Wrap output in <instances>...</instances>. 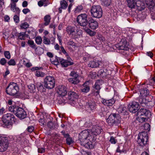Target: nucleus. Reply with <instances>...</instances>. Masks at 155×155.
Instances as JSON below:
<instances>
[{
    "instance_id": "nucleus-55",
    "label": "nucleus",
    "mask_w": 155,
    "mask_h": 155,
    "mask_svg": "<svg viewBox=\"0 0 155 155\" xmlns=\"http://www.w3.org/2000/svg\"><path fill=\"white\" fill-rule=\"evenodd\" d=\"M60 48L61 50V52L64 54L67 55L68 54L67 53L66 51L65 50L64 48L62 46H61L60 47Z\"/></svg>"
},
{
    "instance_id": "nucleus-44",
    "label": "nucleus",
    "mask_w": 155,
    "mask_h": 155,
    "mask_svg": "<svg viewBox=\"0 0 155 155\" xmlns=\"http://www.w3.org/2000/svg\"><path fill=\"white\" fill-rule=\"evenodd\" d=\"M4 55L5 58L8 59H9L11 58L10 54L9 51H5L4 52Z\"/></svg>"
},
{
    "instance_id": "nucleus-8",
    "label": "nucleus",
    "mask_w": 155,
    "mask_h": 155,
    "mask_svg": "<svg viewBox=\"0 0 155 155\" xmlns=\"http://www.w3.org/2000/svg\"><path fill=\"white\" fill-rule=\"evenodd\" d=\"M87 15L86 14H82L78 16L77 21L78 24L81 26H86L87 24Z\"/></svg>"
},
{
    "instance_id": "nucleus-46",
    "label": "nucleus",
    "mask_w": 155,
    "mask_h": 155,
    "mask_svg": "<svg viewBox=\"0 0 155 155\" xmlns=\"http://www.w3.org/2000/svg\"><path fill=\"white\" fill-rule=\"evenodd\" d=\"M66 141V143L68 145H70L73 142V141L72 138L68 137L67 138Z\"/></svg>"
},
{
    "instance_id": "nucleus-34",
    "label": "nucleus",
    "mask_w": 155,
    "mask_h": 155,
    "mask_svg": "<svg viewBox=\"0 0 155 155\" xmlns=\"http://www.w3.org/2000/svg\"><path fill=\"white\" fill-rule=\"evenodd\" d=\"M136 120L139 122L143 123L147 121V118L143 116H139L138 117L136 118Z\"/></svg>"
},
{
    "instance_id": "nucleus-6",
    "label": "nucleus",
    "mask_w": 155,
    "mask_h": 155,
    "mask_svg": "<svg viewBox=\"0 0 155 155\" xmlns=\"http://www.w3.org/2000/svg\"><path fill=\"white\" fill-rule=\"evenodd\" d=\"M19 89L16 83H11L6 88V92L9 95H14L18 92Z\"/></svg>"
},
{
    "instance_id": "nucleus-62",
    "label": "nucleus",
    "mask_w": 155,
    "mask_h": 155,
    "mask_svg": "<svg viewBox=\"0 0 155 155\" xmlns=\"http://www.w3.org/2000/svg\"><path fill=\"white\" fill-rule=\"evenodd\" d=\"M28 5V2L26 1H24L22 4V6L23 7H26Z\"/></svg>"
},
{
    "instance_id": "nucleus-30",
    "label": "nucleus",
    "mask_w": 155,
    "mask_h": 155,
    "mask_svg": "<svg viewBox=\"0 0 155 155\" xmlns=\"http://www.w3.org/2000/svg\"><path fill=\"white\" fill-rule=\"evenodd\" d=\"M117 110L119 113L124 115L126 114L127 109L126 107L121 106L117 109Z\"/></svg>"
},
{
    "instance_id": "nucleus-39",
    "label": "nucleus",
    "mask_w": 155,
    "mask_h": 155,
    "mask_svg": "<svg viewBox=\"0 0 155 155\" xmlns=\"http://www.w3.org/2000/svg\"><path fill=\"white\" fill-rule=\"evenodd\" d=\"M28 89L31 93L35 92L36 88L34 84H30L28 86Z\"/></svg>"
},
{
    "instance_id": "nucleus-11",
    "label": "nucleus",
    "mask_w": 155,
    "mask_h": 155,
    "mask_svg": "<svg viewBox=\"0 0 155 155\" xmlns=\"http://www.w3.org/2000/svg\"><path fill=\"white\" fill-rule=\"evenodd\" d=\"M139 104L138 103L134 101L129 103L128 107L130 112L135 113L139 110Z\"/></svg>"
},
{
    "instance_id": "nucleus-60",
    "label": "nucleus",
    "mask_w": 155,
    "mask_h": 155,
    "mask_svg": "<svg viewBox=\"0 0 155 155\" xmlns=\"http://www.w3.org/2000/svg\"><path fill=\"white\" fill-rule=\"evenodd\" d=\"M22 12L24 14H26L27 13L30 12V10L28 8H24Z\"/></svg>"
},
{
    "instance_id": "nucleus-54",
    "label": "nucleus",
    "mask_w": 155,
    "mask_h": 155,
    "mask_svg": "<svg viewBox=\"0 0 155 155\" xmlns=\"http://www.w3.org/2000/svg\"><path fill=\"white\" fill-rule=\"evenodd\" d=\"M14 20L15 22L18 23L19 21V18L16 15L14 16Z\"/></svg>"
},
{
    "instance_id": "nucleus-33",
    "label": "nucleus",
    "mask_w": 155,
    "mask_h": 155,
    "mask_svg": "<svg viewBox=\"0 0 155 155\" xmlns=\"http://www.w3.org/2000/svg\"><path fill=\"white\" fill-rule=\"evenodd\" d=\"M36 85L38 91L41 92H43L44 91L45 89L41 82H37L36 83Z\"/></svg>"
},
{
    "instance_id": "nucleus-22",
    "label": "nucleus",
    "mask_w": 155,
    "mask_h": 155,
    "mask_svg": "<svg viewBox=\"0 0 155 155\" xmlns=\"http://www.w3.org/2000/svg\"><path fill=\"white\" fill-rule=\"evenodd\" d=\"M102 80H97L95 82L94 86V88L95 89L94 91L98 94L100 92V90L101 89L100 85L102 84Z\"/></svg>"
},
{
    "instance_id": "nucleus-5",
    "label": "nucleus",
    "mask_w": 155,
    "mask_h": 155,
    "mask_svg": "<svg viewBox=\"0 0 155 155\" xmlns=\"http://www.w3.org/2000/svg\"><path fill=\"white\" fill-rule=\"evenodd\" d=\"M44 86L48 89L53 88L55 86V81L54 78L49 76L45 77L44 80Z\"/></svg>"
},
{
    "instance_id": "nucleus-40",
    "label": "nucleus",
    "mask_w": 155,
    "mask_h": 155,
    "mask_svg": "<svg viewBox=\"0 0 155 155\" xmlns=\"http://www.w3.org/2000/svg\"><path fill=\"white\" fill-rule=\"evenodd\" d=\"M27 43L31 48L35 49L36 48L35 45L33 41L29 40L28 41Z\"/></svg>"
},
{
    "instance_id": "nucleus-16",
    "label": "nucleus",
    "mask_w": 155,
    "mask_h": 155,
    "mask_svg": "<svg viewBox=\"0 0 155 155\" xmlns=\"http://www.w3.org/2000/svg\"><path fill=\"white\" fill-rule=\"evenodd\" d=\"M103 68L104 70L101 69L98 71L97 75L99 76H103L104 75H105L106 74H108L107 72V69L109 67L108 63L103 62Z\"/></svg>"
},
{
    "instance_id": "nucleus-52",
    "label": "nucleus",
    "mask_w": 155,
    "mask_h": 155,
    "mask_svg": "<svg viewBox=\"0 0 155 155\" xmlns=\"http://www.w3.org/2000/svg\"><path fill=\"white\" fill-rule=\"evenodd\" d=\"M117 140H116L114 137L112 136L110 137V141L112 143L115 144L116 143Z\"/></svg>"
},
{
    "instance_id": "nucleus-63",
    "label": "nucleus",
    "mask_w": 155,
    "mask_h": 155,
    "mask_svg": "<svg viewBox=\"0 0 155 155\" xmlns=\"http://www.w3.org/2000/svg\"><path fill=\"white\" fill-rule=\"evenodd\" d=\"M44 2L42 1H39L38 2V5L40 7H41L44 5Z\"/></svg>"
},
{
    "instance_id": "nucleus-24",
    "label": "nucleus",
    "mask_w": 155,
    "mask_h": 155,
    "mask_svg": "<svg viewBox=\"0 0 155 155\" xmlns=\"http://www.w3.org/2000/svg\"><path fill=\"white\" fill-rule=\"evenodd\" d=\"M60 7L59 8V11L60 13H61L62 9H66L68 7V4L65 0H62L60 1Z\"/></svg>"
},
{
    "instance_id": "nucleus-36",
    "label": "nucleus",
    "mask_w": 155,
    "mask_h": 155,
    "mask_svg": "<svg viewBox=\"0 0 155 155\" xmlns=\"http://www.w3.org/2000/svg\"><path fill=\"white\" fill-rule=\"evenodd\" d=\"M128 6L131 8H135V5L134 3V0H126Z\"/></svg>"
},
{
    "instance_id": "nucleus-26",
    "label": "nucleus",
    "mask_w": 155,
    "mask_h": 155,
    "mask_svg": "<svg viewBox=\"0 0 155 155\" xmlns=\"http://www.w3.org/2000/svg\"><path fill=\"white\" fill-rule=\"evenodd\" d=\"M116 47L119 50H127L128 49L127 43L126 41H124L123 42L122 44L120 42L119 45H117Z\"/></svg>"
},
{
    "instance_id": "nucleus-3",
    "label": "nucleus",
    "mask_w": 155,
    "mask_h": 155,
    "mask_svg": "<svg viewBox=\"0 0 155 155\" xmlns=\"http://www.w3.org/2000/svg\"><path fill=\"white\" fill-rule=\"evenodd\" d=\"M90 12L91 15L94 18H100L102 15V10L99 5H93L91 8Z\"/></svg>"
},
{
    "instance_id": "nucleus-19",
    "label": "nucleus",
    "mask_w": 155,
    "mask_h": 155,
    "mask_svg": "<svg viewBox=\"0 0 155 155\" xmlns=\"http://www.w3.org/2000/svg\"><path fill=\"white\" fill-rule=\"evenodd\" d=\"M88 23L89 27L92 29H95L98 27V23L92 18L88 20Z\"/></svg>"
},
{
    "instance_id": "nucleus-23",
    "label": "nucleus",
    "mask_w": 155,
    "mask_h": 155,
    "mask_svg": "<svg viewBox=\"0 0 155 155\" xmlns=\"http://www.w3.org/2000/svg\"><path fill=\"white\" fill-rule=\"evenodd\" d=\"M115 101L112 98L109 100L102 99V103L108 106H111L115 103Z\"/></svg>"
},
{
    "instance_id": "nucleus-50",
    "label": "nucleus",
    "mask_w": 155,
    "mask_h": 155,
    "mask_svg": "<svg viewBox=\"0 0 155 155\" xmlns=\"http://www.w3.org/2000/svg\"><path fill=\"white\" fill-rule=\"evenodd\" d=\"M8 63L9 65L14 66L16 64V63L15 60L13 59H11L8 61Z\"/></svg>"
},
{
    "instance_id": "nucleus-13",
    "label": "nucleus",
    "mask_w": 155,
    "mask_h": 155,
    "mask_svg": "<svg viewBox=\"0 0 155 155\" xmlns=\"http://www.w3.org/2000/svg\"><path fill=\"white\" fill-rule=\"evenodd\" d=\"M134 1L135 7L138 10L142 11L145 8L146 6L143 0H134Z\"/></svg>"
},
{
    "instance_id": "nucleus-9",
    "label": "nucleus",
    "mask_w": 155,
    "mask_h": 155,
    "mask_svg": "<svg viewBox=\"0 0 155 155\" xmlns=\"http://www.w3.org/2000/svg\"><path fill=\"white\" fill-rule=\"evenodd\" d=\"M16 119L14 115L10 113H7L3 115L2 121L6 124H9L12 121L15 122Z\"/></svg>"
},
{
    "instance_id": "nucleus-10",
    "label": "nucleus",
    "mask_w": 155,
    "mask_h": 155,
    "mask_svg": "<svg viewBox=\"0 0 155 155\" xmlns=\"http://www.w3.org/2000/svg\"><path fill=\"white\" fill-rule=\"evenodd\" d=\"M8 146V140L5 137H0V149L2 152L6 150Z\"/></svg>"
},
{
    "instance_id": "nucleus-51",
    "label": "nucleus",
    "mask_w": 155,
    "mask_h": 155,
    "mask_svg": "<svg viewBox=\"0 0 155 155\" xmlns=\"http://www.w3.org/2000/svg\"><path fill=\"white\" fill-rule=\"evenodd\" d=\"M7 61L5 58H2L0 60V64L2 65H4L6 63Z\"/></svg>"
},
{
    "instance_id": "nucleus-18",
    "label": "nucleus",
    "mask_w": 155,
    "mask_h": 155,
    "mask_svg": "<svg viewBox=\"0 0 155 155\" xmlns=\"http://www.w3.org/2000/svg\"><path fill=\"white\" fill-rule=\"evenodd\" d=\"M57 92L60 95L64 96L67 93V88L64 85H60L58 87Z\"/></svg>"
},
{
    "instance_id": "nucleus-61",
    "label": "nucleus",
    "mask_w": 155,
    "mask_h": 155,
    "mask_svg": "<svg viewBox=\"0 0 155 155\" xmlns=\"http://www.w3.org/2000/svg\"><path fill=\"white\" fill-rule=\"evenodd\" d=\"M48 126L50 128H52L53 127V124L52 121H49L48 123Z\"/></svg>"
},
{
    "instance_id": "nucleus-56",
    "label": "nucleus",
    "mask_w": 155,
    "mask_h": 155,
    "mask_svg": "<svg viewBox=\"0 0 155 155\" xmlns=\"http://www.w3.org/2000/svg\"><path fill=\"white\" fill-rule=\"evenodd\" d=\"M91 78L92 79H95L96 77V74L95 72H92L90 74Z\"/></svg>"
},
{
    "instance_id": "nucleus-48",
    "label": "nucleus",
    "mask_w": 155,
    "mask_h": 155,
    "mask_svg": "<svg viewBox=\"0 0 155 155\" xmlns=\"http://www.w3.org/2000/svg\"><path fill=\"white\" fill-rule=\"evenodd\" d=\"M50 40L46 37H44L43 39V43L46 45H49L50 43Z\"/></svg>"
},
{
    "instance_id": "nucleus-45",
    "label": "nucleus",
    "mask_w": 155,
    "mask_h": 155,
    "mask_svg": "<svg viewBox=\"0 0 155 155\" xmlns=\"http://www.w3.org/2000/svg\"><path fill=\"white\" fill-rule=\"evenodd\" d=\"M123 146H118L117 148L116 151L117 152H119V153H121V152H123L125 153L126 152V151L123 150L122 149H121L123 148Z\"/></svg>"
},
{
    "instance_id": "nucleus-31",
    "label": "nucleus",
    "mask_w": 155,
    "mask_h": 155,
    "mask_svg": "<svg viewBox=\"0 0 155 155\" xmlns=\"http://www.w3.org/2000/svg\"><path fill=\"white\" fill-rule=\"evenodd\" d=\"M140 94L141 96H146L149 95V90L145 88L140 90Z\"/></svg>"
},
{
    "instance_id": "nucleus-1",
    "label": "nucleus",
    "mask_w": 155,
    "mask_h": 155,
    "mask_svg": "<svg viewBox=\"0 0 155 155\" xmlns=\"http://www.w3.org/2000/svg\"><path fill=\"white\" fill-rule=\"evenodd\" d=\"M95 137L91 135L90 133L87 130H83L79 134L78 143L88 149H92L94 146Z\"/></svg>"
},
{
    "instance_id": "nucleus-38",
    "label": "nucleus",
    "mask_w": 155,
    "mask_h": 155,
    "mask_svg": "<svg viewBox=\"0 0 155 155\" xmlns=\"http://www.w3.org/2000/svg\"><path fill=\"white\" fill-rule=\"evenodd\" d=\"M84 30L88 34L91 36H94L96 34V32H95L91 30L88 28H85Z\"/></svg>"
},
{
    "instance_id": "nucleus-25",
    "label": "nucleus",
    "mask_w": 155,
    "mask_h": 155,
    "mask_svg": "<svg viewBox=\"0 0 155 155\" xmlns=\"http://www.w3.org/2000/svg\"><path fill=\"white\" fill-rule=\"evenodd\" d=\"M68 99L71 101H74L78 97L77 94L73 91L69 92L68 94Z\"/></svg>"
},
{
    "instance_id": "nucleus-64",
    "label": "nucleus",
    "mask_w": 155,
    "mask_h": 155,
    "mask_svg": "<svg viewBox=\"0 0 155 155\" xmlns=\"http://www.w3.org/2000/svg\"><path fill=\"white\" fill-rule=\"evenodd\" d=\"M54 49L57 50H58L60 49V46L58 44H56L54 46Z\"/></svg>"
},
{
    "instance_id": "nucleus-28",
    "label": "nucleus",
    "mask_w": 155,
    "mask_h": 155,
    "mask_svg": "<svg viewBox=\"0 0 155 155\" xmlns=\"http://www.w3.org/2000/svg\"><path fill=\"white\" fill-rule=\"evenodd\" d=\"M11 10L15 12L17 14H19L20 12L19 8L16 7V5L15 3H11L10 4Z\"/></svg>"
},
{
    "instance_id": "nucleus-32",
    "label": "nucleus",
    "mask_w": 155,
    "mask_h": 155,
    "mask_svg": "<svg viewBox=\"0 0 155 155\" xmlns=\"http://www.w3.org/2000/svg\"><path fill=\"white\" fill-rule=\"evenodd\" d=\"M51 19V17L50 15H46L44 18V20L45 21L44 23V25L45 26L48 25L50 22Z\"/></svg>"
},
{
    "instance_id": "nucleus-14",
    "label": "nucleus",
    "mask_w": 155,
    "mask_h": 155,
    "mask_svg": "<svg viewBox=\"0 0 155 155\" xmlns=\"http://www.w3.org/2000/svg\"><path fill=\"white\" fill-rule=\"evenodd\" d=\"M137 115L141 116L148 118L151 115V112L148 110L143 108H141L137 113Z\"/></svg>"
},
{
    "instance_id": "nucleus-12",
    "label": "nucleus",
    "mask_w": 155,
    "mask_h": 155,
    "mask_svg": "<svg viewBox=\"0 0 155 155\" xmlns=\"http://www.w3.org/2000/svg\"><path fill=\"white\" fill-rule=\"evenodd\" d=\"M70 75L73 77V78L68 79L70 82L74 84H77L79 83L80 81L78 79V75L76 72L72 71L71 72Z\"/></svg>"
},
{
    "instance_id": "nucleus-2",
    "label": "nucleus",
    "mask_w": 155,
    "mask_h": 155,
    "mask_svg": "<svg viewBox=\"0 0 155 155\" xmlns=\"http://www.w3.org/2000/svg\"><path fill=\"white\" fill-rule=\"evenodd\" d=\"M8 110L9 111L12 112L20 119H24L27 117V113L25 111L23 108L18 106H9Z\"/></svg>"
},
{
    "instance_id": "nucleus-4",
    "label": "nucleus",
    "mask_w": 155,
    "mask_h": 155,
    "mask_svg": "<svg viewBox=\"0 0 155 155\" xmlns=\"http://www.w3.org/2000/svg\"><path fill=\"white\" fill-rule=\"evenodd\" d=\"M121 118L119 115L115 113L111 114L107 120V122L110 125L117 124L120 123Z\"/></svg>"
},
{
    "instance_id": "nucleus-43",
    "label": "nucleus",
    "mask_w": 155,
    "mask_h": 155,
    "mask_svg": "<svg viewBox=\"0 0 155 155\" xmlns=\"http://www.w3.org/2000/svg\"><path fill=\"white\" fill-rule=\"evenodd\" d=\"M45 74V73L39 71H37L35 73V75L38 77H43Z\"/></svg>"
},
{
    "instance_id": "nucleus-49",
    "label": "nucleus",
    "mask_w": 155,
    "mask_h": 155,
    "mask_svg": "<svg viewBox=\"0 0 155 155\" xmlns=\"http://www.w3.org/2000/svg\"><path fill=\"white\" fill-rule=\"evenodd\" d=\"M42 38L40 36H38L35 39V42L38 44H41L42 42Z\"/></svg>"
},
{
    "instance_id": "nucleus-21",
    "label": "nucleus",
    "mask_w": 155,
    "mask_h": 155,
    "mask_svg": "<svg viewBox=\"0 0 155 155\" xmlns=\"http://www.w3.org/2000/svg\"><path fill=\"white\" fill-rule=\"evenodd\" d=\"M70 58L69 60H67L61 58V59H59L60 63L63 67H66L73 64V62L70 61Z\"/></svg>"
},
{
    "instance_id": "nucleus-20",
    "label": "nucleus",
    "mask_w": 155,
    "mask_h": 155,
    "mask_svg": "<svg viewBox=\"0 0 155 155\" xmlns=\"http://www.w3.org/2000/svg\"><path fill=\"white\" fill-rule=\"evenodd\" d=\"M103 64L102 61H91L88 64V66L91 68H95L98 67L99 65L101 66Z\"/></svg>"
},
{
    "instance_id": "nucleus-42",
    "label": "nucleus",
    "mask_w": 155,
    "mask_h": 155,
    "mask_svg": "<svg viewBox=\"0 0 155 155\" xmlns=\"http://www.w3.org/2000/svg\"><path fill=\"white\" fill-rule=\"evenodd\" d=\"M110 0H103L102 2V5L105 6H108L111 4Z\"/></svg>"
},
{
    "instance_id": "nucleus-15",
    "label": "nucleus",
    "mask_w": 155,
    "mask_h": 155,
    "mask_svg": "<svg viewBox=\"0 0 155 155\" xmlns=\"http://www.w3.org/2000/svg\"><path fill=\"white\" fill-rule=\"evenodd\" d=\"M101 127L98 125H95L93 126L91 130H89V132L91 135H94L95 137L96 136L101 133Z\"/></svg>"
},
{
    "instance_id": "nucleus-37",
    "label": "nucleus",
    "mask_w": 155,
    "mask_h": 155,
    "mask_svg": "<svg viewBox=\"0 0 155 155\" xmlns=\"http://www.w3.org/2000/svg\"><path fill=\"white\" fill-rule=\"evenodd\" d=\"M88 108L89 109L91 110H93L95 109L96 108V104L94 102H89L88 103Z\"/></svg>"
},
{
    "instance_id": "nucleus-58",
    "label": "nucleus",
    "mask_w": 155,
    "mask_h": 155,
    "mask_svg": "<svg viewBox=\"0 0 155 155\" xmlns=\"http://www.w3.org/2000/svg\"><path fill=\"white\" fill-rule=\"evenodd\" d=\"M28 131L29 132H31L34 130V127H33L29 126L27 128Z\"/></svg>"
},
{
    "instance_id": "nucleus-7",
    "label": "nucleus",
    "mask_w": 155,
    "mask_h": 155,
    "mask_svg": "<svg viewBox=\"0 0 155 155\" xmlns=\"http://www.w3.org/2000/svg\"><path fill=\"white\" fill-rule=\"evenodd\" d=\"M148 140V134L146 132H143L140 133L138 136L137 142L139 145L143 147L147 143Z\"/></svg>"
},
{
    "instance_id": "nucleus-47",
    "label": "nucleus",
    "mask_w": 155,
    "mask_h": 155,
    "mask_svg": "<svg viewBox=\"0 0 155 155\" xmlns=\"http://www.w3.org/2000/svg\"><path fill=\"white\" fill-rule=\"evenodd\" d=\"M20 26L21 28L25 29L28 27L29 25L27 22H25L21 24Z\"/></svg>"
},
{
    "instance_id": "nucleus-53",
    "label": "nucleus",
    "mask_w": 155,
    "mask_h": 155,
    "mask_svg": "<svg viewBox=\"0 0 155 155\" xmlns=\"http://www.w3.org/2000/svg\"><path fill=\"white\" fill-rule=\"evenodd\" d=\"M68 44L69 45L72 46L74 48L75 47V43L72 41H69L68 42Z\"/></svg>"
},
{
    "instance_id": "nucleus-27",
    "label": "nucleus",
    "mask_w": 155,
    "mask_h": 155,
    "mask_svg": "<svg viewBox=\"0 0 155 155\" xmlns=\"http://www.w3.org/2000/svg\"><path fill=\"white\" fill-rule=\"evenodd\" d=\"M88 82H85L83 85V87L81 89V91L84 93H87L90 90V88L89 86L88 85Z\"/></svg>"
},
{
    "instance_id": "nucleus-35",
    "label": "nucleus",
    "mask_w": 155,
    "mask_h": 155,
    "mask_svg": "<svg viewBox=\"0 0 155 155\" xmlns=\"http://www.w3.org/2000/svg\"><path fill=\"white\" fill-rule=\"evenodd\" d=\"M143 97L140 95L139 98V102L142 106L144 107L146 105V100L145 98Z\"/></svg>"
},
{
    "instance_id": "nucleus-41",
    "label": "nucleus",
    "mask_w": 155,
    "mask_h": 155,
    "mask_svg": "<svg viewBox=\"0 0 155 155\" xmlns=\"http://www.w3.org/2000/svg\"><path fill=\"white\" fill-rule=\"evenodd\" d=\"M61 59V58H59L57 57V56H55V59L54 60L52 61H51V62L53 64H54V65H58L59 64V59Z\"/></svg>"
},
{
    "instance_id": "nucleus-59",
    "label": "nucleus",
    "mask_w": 155,
    "mask_h": 155,
    "mask_svg": "<svg viewBox=\"0 0 155 155\" xmlns=\"http://www.w3.org/2000/svg\"><path fill=\"white\" fill-rule=\"evenodd\" d=\"M83 8V7L81 5H79L77 6L76 8V11L77 12H79L82 10Z\"/></svg>"
},
{
    "instance_id": "nucleus-17",
    "label": "nucleus",
    "mask_w": 155,
    "mask_h": 155,
    "mask_svg": "<svg viewBox=\"0 0 155 155\" xmlns=\"http://www.w3.org/2000/svg\"><path fill=\"white\" fill-rule=\"evenodd\" d=\"M75 28L74 27L69 26L66 28V31L68 33L69 35H72L73 38H78V36L75 35H74V33H75L78 34V31L77 30L75 31Z\"/></svg>"
},
{
    "instance_id": "nucleus-57",
    "label": "nucleus",
    "mask_w": 155,
    "mask_h": 155,
    "mask_svg": "<svg viewBox=\"0 0 155 155\" xmlns=\"http://www.w3.org/2000/svg\"><path fill=\"white\" fill-rule=\"evenodd\" d=\"M38 152L40 153H44L45 151V148H39L38 149Z\"/></svg>"
},
{
    "instance_id": "nucleus-29",
    "label": "nucleus",
    "mask_w": 155,
    "mask_h": 155,
    "mask_svg": "<svg viewBox=\"0 0 155 155\" xmlns=\"http://www.w3.org/2000/svg\"><path fill=\"white\" fill-rule=\"evenodd\" d=\"M15 35L16 36H17L18 38L22 40H25L26 37H28V35L26 34V32H21L20 33H16Z\"/></svg>"
}]
</instances>
